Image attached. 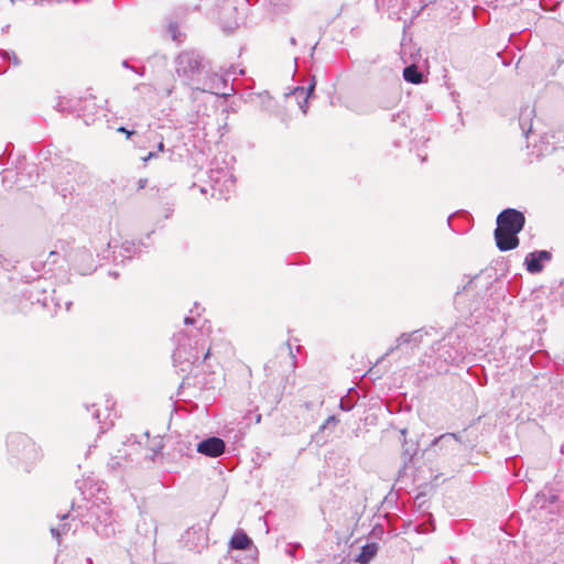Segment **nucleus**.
Here are the masks:
<instances>
[{
  "instance_id": "f257e3e1",
  "label": "nucleus",
  "mask_w": 564,
  "mask_h": 564,
  "mask_svg": "<svg viewBox=\"0 0 564 564\" xmlns=\"http://www.w3.org/2000/svg\"><path fill=\"white\" fill-rule=\"evenodd\" d=\"M174 340L175 349L172 357L174 364L181 366L182 371L206 360L210 354L209 348L205 351L206 341L203 339V334H199V338L197 336L192 338L186 333L180 332L174 335Z\"/></svg>"
},
{
  "instance_id": "f03ea898",
  "label": "nucleus",
  "mask_w": 564,
  "mask_h": 564,
  "mask_svg": "<svg viewBox=\"0 0 564 564\" xmlns=\"http://www.w3.org/2000/svg\"><path fill=\"white\" fill-rule=\"evenodd\" d=\"M225 154L221 159L215 156L210 162L208 178L212 187V196L217 199H228L235 189L236 180L230 169L232 156Z\"/></svg>"
},
{
  "instance_id": "7ed1b4c3",
  "label": "nucleus",
  "mask_w": 564,
  "mask_h": 564,
  "mask_svg": "<svg viewBox=\"0 0 564 564\" xmlns=\"http://www.w3.org/2000/svg\"><path fill=\"white\" fill-rule=\"evenodd\" d=\"M7 447L11 457L21 462L26 470L43 456L42 449L35 441L20 432L9 434Z\"/></svg>"
},
{
  "instance_id": "20e7f679",
  "label": "nucleus",
  "mask_w": 564,
  "mask_h": 564,
  "mask_svg": "<svg viewBox=\"0 0 564 564\" xmlns=\"http://www.w3.org/2000/svg\"><path fill=\"white\" fill-rule=\"evenodd\" d=\"M87 522L91 523L95 532L102 538L116 534V520L108 502L96 498L88 507Z\"/></svg>"
},
{
  "instance_id": "39448f33",
  "label": "nucleus",
  "mask_w": 564,
  "mask_h": 564,
  "mask_svg": "<svg viewBox=\"0 0 564 564\" xmlns=\"http://www.w3.org/2000/svg\"><path fill=\"white\" fill-rule=\"evenodd\" d=\"M176 73L193 89L200 83L205 69L204 58L196 51L182 52L176 61Z\"/></svg>"
},
{
  "instance_id": "423d86ee",
  "label": "nucleus",
  "mask_w": 564,
  "mask_h": 564,
  "mask_svg": "<svg viewBox=\"0 0 564 564\" xmlns=\"http://www.w3.org/2000/svg\"><path fill=\"white\" fill-rule=\"evenodd\" d=\"M525 217L523 213L514 208L503 209L497 217V228L501 231H509L518 235L524 227Z\"/></svg>"
},
{
  "instance_id": "0eeeda50",
  "label": "nucleus",
  "mask_w": 564,
  "mask_h": 564,
  "mask_svg": "<svg viewBox=\"0 0 564 564\" xmlns=\"http://www.w3.org/2000/svg\"><path fill=\"white\" fill-rule=\"evenodd\" d=\"M61 175L58 176L55 187L62 194L63 197H66L68 194L75 189V185L82 178V176L76 177L77 174L83 172V169L77 163H67L64 167Z\"/></svg>"
},
{
  "instance_id": "6e6552de",
  "label": "nucleus",
  "mask_w": 564,
  "mask_h": 564,
  "mask_svg": "<svg viewBox=\"0 0 564 564\" xmlns=\"http://www.w3.org/2000/svg\"><path fill=\"white\" fill-rule=\"evenodd\" d=\"M444 340L445 343L437 349L438 358L443 359L446 365L463 360L467 350L460 340L458 338L452 340V337Z\"/></svg>"
},
{
  "instance_id": "1a4fd4ad",
  "label": "nucleus",
  "mask_w": 564,
  "mask_h": 564,
  "mask_svg": "<svg viewBox=\"0 0 564 564\" xmlns=\"http://www.w3.org/2000/svg\"><path fill=\"white\" fill-rule=\"evenodd\" d=\"M55 292V289L46 280L35 281L29 291L32 301L41 303L43 306H48V300H51L55 303V306L61 307L62 303L53 296Z\"/></svg>"
},
{
  "instance_id": "9d476101",
  "label": "nucleus",
  "mask_w": 564,
  "mask_h": 564,
  "mask_svg": "<svg viewBox=\"0 0 564 564\" xmlns=\"http://www.w3.org/2000/svg\"><path fill=\"white\" fill-rule=\"evenodd\" d=\"M195 89L217 96H227L229 95V90H232V88L228 86L227 79L218 74H213L208 78L202 79Z\"/></svg>"
},
{
  "instance_id": "9b49d317",
  "label": "nucleus",
  "mask_w": 564,
  "mask_h": 564,
  "mask_svg": "<svg viewBox=\"0 0 564 564\" xmlns=\"http://www.w3.org/2000/svg\"><path fill=\"white\" fill-rule=\"evenodd\" d=\"M226 444L225 442L217 436H209L203 441H200L196 451L207 457L216 458L225 453Z\"/></svg>"
},
{
  "instance_id": "f8f14e48",
  "label": "nucleus",
  "mask_w": 564,
  "mask_h": 564,
  "mask_svg": "<svg viewBox=\"0 0 564 564\" xmlns=\"http://www.w3.org/2000/svg\"><path fill=\"white\" fill-rule=\"evenodd\" d=\"M69 261L73 262L82 274L91 271L94 259L91 252L86 248H80L68 254Z\"/></svg>"
},
{
  "instance_id": "ddd939ff",
  "label": "nucleus",
  "mask_w": 564,
  "mask_h": 564,
  "mask_svg": "<svg viewBox=\"0 0 564 564\" xmlns=\"http://www.w3.org/2000/svg\"><path fill=\"white\" fill-rule=\"evenodd\" d=\"M552 254L547 250L533 251L527 254L524 264L530 273H540L543 270V262L550 261Z\"/></svg>"
},
{
  "instance_id": "4468645a",
  "label": "nucleus",
  "mask_w": 564,
  "mask_h": 564,
  "mask_svg": "<svg viewBox=\"0 0 564 564\" xmlns=\"http://www.w3.org/2000/svg\"><path fill=\"white\" fill-rule=\"evenodd\" d=\"M462 441L455 433H445L432 442V447H437L444 454L454 453L459 449Z\"/></svg>"
},
{
  "instance_id": "2eb2a0df",
  "label": "nucleus",
  "mask_w": 564,
  "mask_h": 564,
  "mask_svg": "<svg viewBox=\"0 0 564 564\" xmlns=\"http://www.w3.org/2000/svg\"><path fill=\"white\" fill-rule=\"evenodd\" d=\"M425 334L426 333L423 329H416L411 333L401 334L395 340V346L391 347L387 355L391 354L393 350L402 347L403 345H410L412 348L417 347L422 343Z\"/></svg>"
},
{
  "instance_id": "dca6fc26",
  "label": "nucleus",
  "mask_w": 564,
  "mask_h": 564,
  "mask_svg": "<svg viewBox=\"0 0 564 564\" xmlns=\"http://www.w3.org/2000/svg\"><path fill=\"white\" fill-rule=\"evenodd\" d=\"M495 240L500 251L513 250L519 246L518 235L501 231L500 229H495Z\"/></svg>"
},
{
  "instance_id": "f3484780",
  "label": "nucleus",
  "mask_w": 564,
  "mask_h": 564,
  "mask_svg": "<svg viewBox=\"0 0 564 564\" xmlns=\"http://www.w3.org/2000/svg\"><path fill=\"white\" fill-rule=\"evenodd\" d=\"M315 79L312 78L307 88L296 87L292 90L291 95L296 99L297 105L304 115L307 113L308 98L312 96L315 89Z\"/></svg>"
},
{
  "instance_id": "a211bd4d",
  "label": "nucleus",
  "mask_w": 564,
  "mask_h": 564,
  "mask_svg": "<svg viewBox=\"0 0 564 564\" xmlns=\"http://www.w3.org/2000/svg\"><path fill=\"white\" fill-rule=\"evenodd\" d=\"M534 117V108L527 105L520 109L519 126L522 133L528 137L532 130V119Z\"/></svg>"
},
{
  "instance_id": "6ab92c4d",
  "label": "nucleus",
  "mask_w": 564,
  "mask_h": 564,
  "mask_svg": "<svg viewBox=\"0 0 564 564\" xmlns=\"http://www.w3.org/2000/svg\"><path fill=\"white\" fill-rule=\"evenodd\" d=\"M252 545L251 539L242 531L238 530L234 533L229 541L231 550H247Z\"/></svg>"
},
{
  "instance_id": "aec40b11",
  "label": "nucleus",
  "mask_w": 564,
  "mask_h": 564,
  "mask_svg": "<svg viewBox=\"0 0 564 564\" xmlns=\"http://www.w3.org/2000/svg\"><path fill=\"white\" fill-rule=\"evenodd\" d=\"M378 544L377 543H367L361 547V551L359 555L357 556L356 561L361 564H368L377 554L378 552Z\"/></svg>"
},
{
  "instance_id": "412c9836",
  "label": "nucleus",
  "mask_w": 564,
  "mask_h": 564,
  "mask_svg": "<svg viewBox=\"0 0 564 564\" xmlns=\"http://www.w3.org/2000/svg\"><path fill=\"white\" fill-rule=\"evenodd\" d=\"M403 78L411 84H420L423 82V74L419 70L417 66L410 65L403 69Z\"/></svg>"
},
{
  "instance_id": "4be33fe9",
  "label": "nucleus",
  "mask_w": 564,
  "mask_h": 564,
  "mask_svg": "<svg viewBox=\"0 0 564 564\" xmlns=\"http://www.w3.org/2000/svg\"><path fill=\"white\" fill-rule=\"evenodd\" d=\"M417 453V444L415 442H408L406 438L402 441V458L404 465L410 463Z\"/></svg>"
},
{
  "instance_id": "5701e85b",
  "label": "nucleus",
  "mask_w": 564,
  "mask_h": 564,
  "mask_svg": "<svg viewBox=\"0 0 564 564\" xmlns=\"http://www.w3.org/2000/svg\"><path fill=\"white\" fill-rule=\"evenodd\" d=\"M140 251L139 246L133 241H124L121 245L119 254L124 259H132Z\"/></svg>"
},
{
  "instance_id": "b1692460",
  "label": "nucleus",
  "mask_w": 564,
  "mask_h": 564,
  "mask_svg": "<svg viewBox=\"0 0 564 564\" xmlns=\"http://www.w3.org/2000/svg\"><path fill=\"white\" fill-rule=\"evenodd\" d=\"M258 104L262 110L270 111L273 107V101L269 93L263 91L257 95Z\"/></svg>"
},
{
  "instance_id": "393cba45",
  "label": "nucleus",
  "mask_w": 564,
  "mask_h": 564,
  "mask_svg": "<svg viewBox=\"0 0 564 564\" xmlns=\"http://www.w3.org/2000/svg\"><path fill=\"white\" fill-rule=\"evenodd\" d=\"M134 90L138 91L141 95H149L152 96L154 94V88L150 84H138L134 86Z\"/></svg>"
},
{
  "instance_id": "a878e982",
  "label": "nucleus",
  "mask_w": 564,
  "mask_h": 564,
  "mask_svg": "<svg viewBox=\"0 0 564 564\" xmlns=\"http://www.w3.org/2000/svg\"><path fill=\"white\" fill-rule=\"evenodd\" d=\"M0 61H12L13 65H20V59L14 53H9L7 51H0Z\"/></svg>"
},
{
  "instance_id": "bb28decb",
  "label": "nucleus",
  "mask_w": 564,
  "mask_h": 564,
  "mask_svg": "<svg viewBox=\"0 0 564 564\" xmlns=\"http://www.w3.org/2000/svg\"><path fill=\"white\" fill-rule=\"evenodd\" d=\"M70 529L68 523H63L61 528H52V535L58 541L63 533H66Z\"/></svg>"
},
{
  "instance_id": "cd10ccee",
  "label": "nucleus",
  "mask_w": 564,
  "mask_h": 564,
  "mask_svg": "<svg viewBox=\"0 0 564 564\" xmlns=\"http://www.w3.org/2000/svg\"><path fill=\"white\" fill-rule=\"evenodd\" d=\"M339 420L335 415H330L326 419V421L319 426L318 432L322 433L329 426H335Z\"/></svg>"
},
{
  "instance_id": "c85d7f7f",
  "label": "nucleus",
  "mask_w": 564,
  "mask_h": 564,
  "mask_svg": "<svg viewBox=\"0 0 564 564\" xmlns=\"http://www.w3.org/2000/svg\"><path fill=\"white\" fill-rule=\"evenodd\" d=\"M122 457L121 456H115L111 457L108 462V467L112 470H116L122 466Z\"/></svg>"
},
{
  "instance_id": "c756f323",
  "label": "nucleus",
  "mask_w": 564,
  "mask_h": 564,
  "mask_svg": "<svg viewBox=\"0 0 564 564\" xmlns=\"http://www.w3.org/2000/svg\"><path fill=\"white\" fill-rule=\"evenodd\" d=\"M96 408V404H91L90 406L86 405V409L87 411H90L93 412V417L98 422V423H101L100 421V413H99V410L98 409H95Z\"/></svg>"
},
{
  "instance_id": "7c9ffc66",
  "label": "nucleus",
  "mask_w": 564,
  "mask_h": 564,
  "mask_svg": "<svg viewBox=\"0 0 564 564\" xmlns=\"http://www.w3.org/2000/svg\"><path fill=\"white\" fill-rule=\"evenodd\" d=\"M163 448L161 442H158V444H155V446L153 447L152 449V453L150 455H147V458L153 460L154 457L161 452V449Z\"/></svg>"
},
{
  "instance_id": "2f4dec72",
  "label": "nucleus",
  "mask_w": 564,
  "mask_h": 564,
  "mask_svg": "<svg viewBox=\"0 0 564 564\" xmlns=\"http://www.w3.org/2000/svg\"><path fill=\"white\" fill-rule=\"evenodd\" d=\"M301 547V544L296 543V544H290L288 546V549L285 550L286 554H289L290 556L294 557L295 556V552L296 550Z\"/></svg>"
},
{
  "instance_id": "473e14b6",
  "label": "nucleus",
  "mask_w": 564,
  "mask_h": 564,
  "mask_svg": "<svg viewBox=\"0 0 564 564\" xmlns=\"http://www.w3.org/2000/svg\"><path fill=\"white\" fill-rule=\"evenodd\" d=\"M339 408L343 411H350L354 408V404L350 403L349 401H346V400L341 399L340 402H339Z\"/></svg>"
},
{
  "instance_id": "72a5a7b5",
  "label": "nucleus",
  "mask_w": 564,
  "mask_h": 564,
  "mask_svg": "<svg viewBox=\"0 0 564 564\" xmlns=\"http://www.w3.org/2000/svg\"><path fill=\"white\" fill-rule=\"evenodd\" d=\"M118 132L120 133H124L126 137L129 139L130 137H132L133 134H135V131L133 130H128L126 127H119L117 129Z\"/></svg>"
},
{
  "instance_id": "f704fd0d",
  "label": "nucleus",
  "mask_w": 564,
  "mask_h": 564,
  "mask_svg": "<svg viewBox=\"0 0 564 564\" xmlns=\"http://www.w3.org/2000/svg\"><path fill=\"white\" fill-rule=\"evenodd\" d=\"M239 25V22L236 20L235 22L230 23V24H225L224 25V30L226 32H231L234 31L237 26Z\"/></svg>"
},
{
  "instance_id": "c9c22d12",
  "label": "nucleus",
  "mask_w": 564,
  "mask_h": 564,
  "mask_svg": "<svg viewBox=\"0 0 564 564\" xmlns=\"http://www.w3.org/2000/svg\"><path fill=\"white\" fill-rule=\"evenodd\" d=\"M147 183H148V180H147V178H140V180L138 181V188H139V189L144 188V187L147 186Z\"/></svg>"
},
{
  "instance_id": "e433bc0d",
  "label": "nucleus",
  "mask_w": 564,
  "mask_h": 564,
  "mask_svg": "<svg viewBox=\"0 0 564 564\" xmlns=\"http://www.w3.org/2000/svg\"><path fill=\"white\" fill-rule=\"evenodd\" d=\"M165 150L163 138H160V141L158 142V152H163Z\"/></svg>"
},
{
  "instance_id": "4c0bfd02",
  "label": "nucleus",
  "mask_w": 564,
  "mask_h": 564,
  "mask_svg": "<svg viewBox=\"0 0 564 564\" xmlns=\"http://www.w3.org/2000/svg\"><path fill=\"white\" fill-rule=\"evenodd\" d=\"M158 156V152H149L147 156L143 158V161L147 162L148 160L150 159H153V158H156Z\"/></svg>"
},
{
  "instance_id": "58836bf2",
  "label": "nucleus",
  "mask_w": 564,
  "mask_h": 564,
  "mask_svg": "<svg viewBox=\"0 0 564 564\" xmlns=\"http://www.w3.org/2000/svg\"><path fill=\"white\" fill-rule=\"evenodd\" d=\"M184 323H185L186 325H189V324H191V325H193V324L195 323V318H194L193 316H186V317L184 318Z\"/></svg>"
},
{
  "instance_id": "ea45409f",
  "label": "nucleus",
  "mask_w": 564,
  "mask_h": 564,
  "mask_svg": "<svg viewBox=\"0 0 564 564\" xmlns=\"http://www.w3.org/2000/svg\"><path fill=\"white\" fill-rule=\"evenodd\" d=\"M400 434H401V436H402V441H403L404 438H406L408 429H406V427L401 429V430H400Z\"/></svg>"
},
{
  "instance_id": "a19ab883",
  "label": "nucleus",
  "mask_w": 564,
  "mask_h": 564,
  "mask_svg": "<svg viewBox=\"0 0 564 564\" xmlns=\"http://www.w3.org/2000/svg\"><path fill=\"white\" fill-rule=\"evenodd\" d=\"M122 66H123V67H126V68H130V69H132V70H135L133 67H131V66L128 64V62H127V61H123V62H122Z\"/></svg>"
},
{
  "instance_id": "79ce46f5",
  "label": "nucleus",
  "mask_w": 564,
  "mask_h": 564,
  "mask_svg": "<svg viewBox=\"0 0 564 564\" xmlns=\"http://www.w3.org/2000/svg\"><path fill=\"white\" fill-rule=\"evenodd\" d=\"M64 305H65L66 311H69V310H70V306H72V302H70V301H66V302L64 303Z\"/></svg>"
},
{
  "instance_id": "37998d69",
  "label": "nucleus",
  "mask_w": 564,
  "mask_h": 564,
  "mask_svg": "<svg viewBox=\"0 0 564 564\" xmlns=\"http://www.w3.org/2000/svg\"><path fill=\"white\" fill-rule=\"evenodd\" d=\"M290 43H291V45H296V40H295V37H291V39H290Z\"/></svg>"
},
{
  "instance_id": "c03bdc74",
  "label": "nucleus",
  "mask_w": 564,
  "mask_h": 564,
  "mask_svg": "<svg viewBox=\"0 0 564 564\" xmlns=\"http://www.w3.org/2000/svg\"><path fill=\"white\" fill-rule=\"evenodd\" d=\"M260 421H261V414H257L256 415V423H260Z\"/></svg>"
},
{
  "instance_id": "a18cd8bd",
  "label": "nucleus",
  "mask_w": 564,
  "mask_h": 564,
  "mask_svg": "<svg viewBox=\"0 0 564 564\" xmlns=\"http://www.w3.org/2000/svg\"><path fill=\"white\" fill-rule=\"evenodd\" d=\"M57 109H58L59 111H63V110H64V107L62 106V102H58V104H57Z\"/></svg>"
},
{
  "instance_id": "49530a36",
  "label": "nucleus",
  "mask_w": 564,
  "mask_h": 564,
  "mask_svg": "<svg viewBox=\"0 0 564 564\" xmlns=\"http://www.w3.org/2000/svg\"><path fill=\"white\" fill-rule=\"evenodd\" d=\"M200 192H202L203 194H206V193H207L206 187H200Z\"/></svg>"
},
{
  "instance_id": "de8ad7c7",
  "label": "nucleus",
  "mask_w": 564,
  "mask_h": 564,
  "mask_svg": "<svg viewBox=\"0 0 564 564\" xmlns=\"http://www.w3.org/2000/svg\"><path fill=\"white\" fill-rule=\"evenodd\" d=\"M110 275H112L113 278H117L118 276V273L117 272H109Z\"/></svg>"
},
{
  "instance_id": "09e8293b",
  "label": "nucleus",
  "mask_w": 564,
  "mask_h": 564,
  "mask_svg": "<svg viewBox=\"0 0 564 564\" xmlns=\"http://www.w3.org/2000/svg\"><path fill=\"white\" fill-rule=\"evenodd\" d=\"M7 177H8L7 175H3V177H2V182H3V183H6V182H7Z\"/></svg>"
},
{
  "instance_id": "8fccbe9b",
  "label": "nucleus",
  "mask_w": 564,
  "mask_h": 564,
  "mask_svg": "<svg viewBox=\"0 0 564 564\" xmlns=\"http://www.w3.org/2000/svg\"><path fill=\"white\" fill-rule=\"evenodd\" d=\"M67 518H68V514H64V516H62V520H65V519H67Z\"/></svg>"
},
{
  "instance_id": "3c124183",
  "label": "nucleus",
  "mask_w": 564,
  "mask_h": 564,
  "mask_svg": "<svg viewBox=\"0 0 564 564\" xmlns=\"http://www.w3.org/2000/svg\"><path fill=\"white\" fill-rule=\"evenodd\" d=\"M289 348H290V355L292 356V358H294L293 351L291 350L290 346H289Z\"/></svg>"
},
{
  "instance_id": "603ef678",
  "label": "nucleus",
  "mask_w": 564,
  "mask_h": 564,
  "mask_svg": "<svg viewBox=\"0 0 564 564\" xmlns=\"http://www.w3.org/2000/svg\"><path fill=\"white\" fill-rule=\"evenodd\" d=\"M10 1H11V3H14V2H15V0H10Z\"/></svg>"
}]
</instances>
